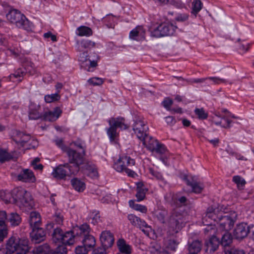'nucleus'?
Returning a JSON list of instances; mask_svg holds the SVG:
<instances>
[{
  "mask_svg": "<svg viewBox=\"0 0 254 254\" xmlns=\"http://www.w3.org/2000/svg\"><path fill=\"white\" fill-rule=\"evenodd\" d=\"M108 123L110 127L107 128V132L111 142L115 141L118 135L117 131L118 127L121 129H126L129 127V125L126 123L125 118L121 117L111 118L109 120Z\"/></svg>",
  "mask_w": 254,
  "mask_h": 254,
  "instance_id": "obj_1",
  "label": "nucleus"
},
{
  "mask_svg": "<svg viewBox=\"0 0 254 254\" xmlns=\"http://www.w3.org/2000/svg\"><path fill=\"white\" fill-rule=\"evenodd\" d=\"M135 165V161L129 156H123L114 164V169L119 172H125L128 176L133 177L135 175L131 170Z\"/></svg>",
  "mask_w": 254,
  "mask_h": 254,
  "instance_id": "obj_2",
  "label": "nucleus"
},
{
  "mask_svg": "<svg viewBox=\"0 0 254 254\" xmlns=\"http://www.w3.org/2000/svg\"><path fill=\"white\" fill-rule=\"evenodd\" d=\"M183 216L182 213L177 210H174L166 221L168 227V233L170 235H174L180 230L183 223Z\"/></svg>",
  "mask_w": 254,
  "mask_h": 254,
  "instance_id": "obj_3",
  "label": "nucleus"
},
{
  "mask_svg": "<svg viewBox=\"0 0 254 254\" xmlns=\"http://www.w3.org/2000/svg\"><path fill=\"white\" fill-rule=\"evenodd\" d=\"M7 19L11 23L15 24L16 26L20 28L28 31L31 29V24L29 20L23 14L17 10L13 9L10 10L6 14Z\"/></svg>",
  "mask_w": 254,
  "mask_h": 254,
  "instance_id": "obj_4",
  "label": "nucleus"
},
{
  "mask_svg": "<svg viewBox=\"0 0 254 254\" xmlns=\"http://www.w3.org/2000/svg\"><path fill=\"white\" fill-rule=\"evenodd\" d=\"M13 194L15 196V203L19 207H23L27 209L32 208L34 202L30 192L22 188H15L13 189Z\"/></svg>",
  "mask_w": 254,
  "mask_h": 254,
  "instance_id": "obj_5",
  "label": "nucleus"
},
{
  "mask_svg": "<svg viewBox=\"0 0 254 254\" xmlns=\"http://www.w3.org/2000/svg\"><path fill=\"white\" fill-rule=\"evenodd\" d=\"M28 240L27 238L19 239L16 236H12L8 240L6 244L5 253L9 254L14 253L16 251L21 250L25 252L28 249Z\"/></svg>",
  "mask_w": 254,
  "mask_h": 254,
  "instance_id": "obj_6",
  "label": "nucleus"
},
{
  "mask_svg": "<svg viewBox=\"0 0 254 254\" xmlns=\"http://www.w3.org/2000/svg\"><path fill=\"white\" fill-rule=\"evenodd\" d=\"M68 162L72 164L73 173H77L79 171V167L85 162L84 156L85 151H78L77 150H74L69 148L66 152Z\"/></svg>",
  "mask_w": 254,
  "mask_h": 254,
  "instance_id": "obj_7",
  "label": "nucleus"
},
{
  "mask_svg": "<svg viewBox=\"0 0 254 254\" xmlns=\"http://www.w3.org/2000/svg\"><path fill=\"white\" fill-rule=\"evenodd\" d=\"M177 27L170 23H163L151 31V36L155 38L173 35Z\"/></svg>",
  "mask_w": 254,
  "mask_h": 254,
  "instance_id": "obj_8",
  "label": "nucleus"
},
{
  "mask_svg": "<svg viewBox=\"0 0 254 254\" xmlns=\"http://www.w3.org/2000/svg\"><path fill=\"white\" fill-rule=\"evenodd\" d=\"M99 59V56L96 53H92L90 56H89L87 52H81L78 57V61L82 66H88V71H90V67L97 66V63Z\"/></svg>",
  "mask_w": 254,
  "mask_h": 254,
  "instance_id": "obj_9",
  "label": "nucleus"
},
{
  "mask_svg": "<svg viewBox=\"0 0 254 254\" xmlns=\"http://www.w3.org/2000/svg\"><path fill=\"white\" fill-rule=\"evenodd\" d=\"M222 207L218 206L217 207L214 206L209 207L206 212L205 216L203 218V223L206 225H211L212 222L209 221L207 223V219H209L213 222H217L219 217L223 213Z\"/></svg>",
  "mask_w": 254,
  "mask_h": 254,
  "instance_id": "obj_10",
  "label": "nucleus"
},
{
  "mask_svg": "<svg viewBox=\"0 0 254 254\" xmlns=\"http://www.w3.org/2000/svg\"><path fill=\"white\" fill-rule=\"evenodd\" d=\"M13 140L15 143L21 146H24L25 143L31 140L30 145L31 148H35L38 145V142L36 140L32 139L29 134L25 133L20 131L16 130L13 136Z\"/></svg>",
  "mask_w": 254,
  "mask_h": 254,
  "instance_id": "obj_11",
  "label": "nucleus"
},
{
  "mask_svg": "<svg viewBox=\"0 0 254 254\" xmlns=\"http://www.w3.org/2000/svg\"><path fill=\"white\" fill-rule=\"evenodd\" d=\"M215 230L211 227H208L204 230V232L207 235H212V236L209 238L208 241L205 242V246L206 247V251L209 252L215 251L220 244L219 238H218V234L217 236H214Z\"/></svg>",
  "mask_w": 254,
  "mask_h": 254,
  "instance_id": "obj_12",
  "label": "nucleus"
},
{
  "mask_svg": "<svg viewBox=\"0 0 254 254\" xmlns=\"http://www.w3.org/2000/svg\"><path fill=\"white\" fill-rule=\"evenodd\" d=\"M133 130L137 138L141 140L147 135L148 127L145 122L141 118L136 117L133 125Z\"/></svg>",
  "mask_w": 254,
  "mask_h": 254,
  "instance_id": "obj_13",
  "label": "nucleus"
},
{
  "mask_svg": "<svg viewBox=\"0 0 254 254\" xmlns=\"http://www.w3.org/2000/svg\"><path fill=\"white\" fill-rule=\"evenodd\" d=\"M72 166L66 163L63 165H60L55 169L52 173L54 178L58 179H64L66 176H69L71 175H75L77 173H73Z\"/></svg>",
  "mask_w": 254,
  "mask_h": 254,
  "instance_id": "obj_14",
  "label": "nucleus"
},
{
  "mask_svg": "<svg viewBox=\"0 0 254 254\" xmlns=\"http://www.w3.org/2000/svg\"><path fill=\"white\" fill-rule=\"evenodd\" d=\"M235 220L232 217L226 213H223L219 217L217 223L219 224V229L221 230L229 231L234 225Z\"/></svg>",
  "mask_w": 254,
  "mask_h": 254,
  "instance_id": "obj_15",
  "label": "nucleus"
},
{
  "mask_svg": "<svg viewBox=\"0 0 254 254\" xmlns=\"http://www.w3.org/2000/svg\"><path fill=\"white\" fill-rule=\"evenodd\" d=\"M100 240L102 246L107 248L111 247L115 241L114 235L108 230L104 231L101 233L100 236Z\"/></svg>",
  "mask_w": 254,
  "mask_h": 254,
  "instance_id": "obj_16",
  "label": "nucleus"
},
{
  "mask_svg": "<svg viewBox=\"0 0 254 254\" xmlns=\"http://www.w3.org/2000/svg\"><path fill=\"white\" fill-rule=\"evenodd\" d=\"M16 179L23 182L34 183L36 181L33 172L28 169H22L16 176Z\"/></svg>",
  "mask_w": 254,
  "mask_h": 254,
  "instance_id": "obj_17",
  "label": "nucleus"
},
{
  "mask_svg": "<svg viewBox=\"0 0 254 254\" xmlns=\"http://www.w3.org/2000/svg\"><path fill=\"white\" fill-rule=\"evenodd\" d=\"M249 232V226L242 223L238 224L234 229L233 235L237 239H243L247 236Z\"/></svg>",
  "mask_w": 254,
  "mask_h": 254,
  "instance_id": "obj_18",
  "label": "nucleus"
},
{
  "mask_svg": "<svg viewBox=\"0 0 254 254\" xmlns=\"http://www.w3.org/2000/svg\"><path fill=\"white\" fill-rule=\"evenodd\" d=\"M30 233L32 241L35 243H39L43 241L46 237V233L44 229L40 227L32 228Z\"/></svg>",
  "mask_w": 254,
  "mask_h": 254,
  "instance_id": "obj_19",
  "label": "nucleus"
},
{
  "mask_svg": "<svg viewBox=\"0 0 254 254\" xmlns=\"http://www.w3.org/2000/svg\"><path fill=\"white\" fill-rule=\"evenodd\" d=\"M145 37V30L142 26H138L132 30L129 33V38L136 41H142Z\"/></svg>",
  "mask_w": 254,
  "mask_h": 254,
  "instance_id": "obj_20",
  "label": "nucleus"
},
{
  "mask_svg": "<svg viewBox=\"0 0 254 254\" xmlns=\"http://www.w3.org/2000/svg\"><path fill=\"white\" fill-rule=\"evenodd\" d=\"M153 152L156 153L163 163L167 165L168 151L164 144L159 143L157 147L153 150Z\"/></svg>",
  "mask_w": 254,
  "mask_h": 254,
  "instance_id": "obj_21",
  "label": "nucleus"
},
{
  "mask_svg": "<svg viewBox=\"0 0 254 254\" xmlns=\"http://www.w3.org/2000/svg\"><path fill=\"white\" fill-rule=\"evenodd\" d=\"M62 112L60 108L56 107L53 111L45 112L42 117L45 121L54 122L59 118Z\"/></svg>",
  "mask_w": 254,
  "mask_h": 254,
  "instance_id": "obj_22",
  "label": "nucleus"
},
{
  "mask_svg": "<svg viewBox=\"0 0 254 254\" xmlns=\"http://www.w3.org/2000/svg\"><path fill=\"white\" fill-rule=\"evenodd\" d=\"M186 182L188 186H190L192 189V191L194 193H200L203 189V186L200 183H198L193 178H191V180L188 178L187 176H185L183 179Z\"/></svg>",
  "mask_w": 254,
  "mask_h": 254,
  "instance_id": "obj_23",
  "label": "nucleus"
},
{
  "mask_svg": "<svg viewBox=\"0 0 254 254\" xmlns=\"http://www.w3.org/2000/svg\"><path fill=\"white\" fill-rule=\"evenodd\" d=\"M41 107L39 105L31 104L29 107V118L31 120H38L42 117L40 112Z\"/></svg>",
  "mask_w": 254,
  "mask_h": 254,
  "instance_id": "obj_24",
  "label": "nucleus"
},
{
  "mask_svg": "<svg viewBox=\"0 0 254 254\" xmlns=\"http://www.w3.org/2000/svg\"><path fill=\"white\" fill-rule=\"evenodd\" d=\"M165 198L167 202L172 205H179L178 202L181 204H185L187 201V198L185 196H182L178 198L177 196L173 193H169L165 196Z\"/></svg>",
  "mask_w": 254,
  "mask_h": 254,
  "instance_id": "obj_25",
  "label": "nucleus"
},
{
  "mask_svg": "<svg viewBox=\"0 0 254 254\" xmlns=\"http://www.w3.org/2000/svg\"><path fill=\"white\" fill-rule=\"evenodd\" d=\"M117 245L120 253L122 254H131L132 253V248L131 246L127 244L123 239H119Z\"/></svg>",
  "mask_w": 254,
  "mask_h": 254,
  "instance_id": "obj_26",
  "label": "nucleus"
},
{
  "mask_svg": "<svg viewBox=\"0 0 254 254\" xmlns=\"http://www.w3.org/2000/svg\"><path fill=\"white\" fill-rule=\"evenodd\" d=\"M141 141L143 142V145L151 152H153V150L157 147L159 143L157 140L148 136V134Z\"/></svg>",
  "mask_w": 254,
  "mask_h": 254,
  "instance_id": "obj_27",
  "label": "nucleus"
},
{
  "mask_svg": "<svg viewBox=\"0 0 254 254\" xmlns=\"http://www.w3.org/2000/svg\"><path fill=\"white\" fill-rule=\"evenodd\" d=\"M13 194V190L11 191L0 190V198L6 203H15L16 199Z\"/></svg>",
  "mask_w": 254,
  "mask_h": 254,
  "instance_id": "obj_28",
  "label": "nucleus"
},
{
  "mask_svg": "<svg viewBox=\"0 0 254 254\" xmlns=\"http://www.w3.org/2000/svg\"><path fill=\"white\" fill-rule=\"evenodd\" d=\"M40 214L36 211H32L30 214L29 224L31 228L40 227L41 224Z\"/></svg>",
  "mask_w": 254,
  "mask_h": 254,
  "instance_id": "obj_29",
  "label": "nucleus"
},
{
  "mask_svg": "<svg viewBox=\"0 0 254 254\" xmlns=\"http://www.w3.org/2000/svg\"><path fill=\"white\" fill-rule=\"evenodd\" d=\"M147 189L143 185L142 183L137 184L136 193L135 196L137 198V201H141L145 197V194Z\"/></svg>",
  "mask_w": 254,
  "mask_h": 254,
  "instance_id": "obj_30",
  "label": "nucleus"
},
{
  "mask_svg": "<svg viewBox=\"0 0 254 254\" xmlns=\"http://www.w3.org/2000/svg\"><path fill=\"white\" fill-rule=\"evenodd\" d=\"M65 232L61 228H56L54 229L52 234V240L55 243L62 244Z\"/></svg>",
  "mask_w": 254,
  "mask_h": 254,
  "instance_id": "obj_31",
  "label": "nucleus"
},
{
  "mask_svg": "<svg viewBox=\"0 0 254 254\" xmlns=\"http://www.w3.org/2000/svg\"><path fill=\"white\" fill-rule=\"evenodd\" d=\"M82 242L86 248H93L96 245L95 238L90 234L82 238Z\"/></svg>",
  "mask_w": 254,
  "mask_h": 254,
  "instance_id": "obj_32",
  "label": "nucleus"
},
{
  "mask_svg": "<svg viewBox=\"0 0 254 254\" xmlns=\"http://www.w3.org/2000/svg\"><path fill=\"white\" fill-rule=\"evenodd\" d=\"M75 236L72 231L65 232L62 244L64 245H71L74 243Z\"/></svg>",
  "mask_w": 254,
  "mask_h": 254,
  "instance_id": "obj_33",
  "label": "nucleus"
},
{
  "mask_svg": "<svg viewBox=\"0 0 254 254\" xmlns=\"http://www.w3.org/2000/svg\"><path fill=\"white\" fill-rule=\"evenodd\" d=\"M202 244L198 240L193 241L189 247V251L190 254H197L201 251Z\"/></svg>",
  "mask_w": 254,
  "mask_h": 254,
  "instance_id": "obj_34",
  "label": "nucleus"
},
{
  "mask_svg": "<svg viewBox=\"0 0 254 254\" xmlns=\"http://www.w3.org/2000/svg\"><path fill=\"white\" fill-rule=\"evenodd\" d=\"M76 35L82 37H89L93 34L92 30L88 27L85 26H81L76 29Z\"/></svg>",
  "mask_w": 254,
  "mask_h": 254,
  "instance_id": "obj_35",
  "label": "nucleus"
},
{
  "mask_svg": "<svg viewBox=\"0 0 254 254\" xmlns=\"http://www.w3.org/2000/svg\"><path fill=\"white\" fill-rule=\"evenodd\" d=\"M7 221L9 222L12 226H18L21 222V218L17 213H11L8 216Z\"/></svg>",
  "mask_w": 254,
  "mask_h": 254,
  "instance_id": "obj_36",
  "label": "nucleus"
},
{
  "mask_svg": "<svg viewBox=\"0 0 254 254\" xmlns=\"http://www.w3.org/2000/svg\"><path fill=\"white\" fill-rule=\"evenodd\" d=\"M71 183L72 187L79 192L83 191L85 188V183L77 178L72 179Z\"/></svg>",
  "mask_w": 254,
  "mask_h": 254,
  "instance_id": "obj_37",
  "label": "nucleus"
},
{
  "mask_svg": "<svg viewBox=\"0 0 254 254\" xmlns=\"http://www.w3.org/2000/svg\"><path fill=\"white\" fill-rule=\"evenodd\" d=\"M96 43L90 40H83L81 41L80 46L78 47V50L80 52L82 51V49H91L95 48Z\"/></svg>",
  "mask_w": 254,
  "mask_h": 254,
  "instance_id": "obj_38",
  "label": "nucleus"
},
{
  "mask_svg": "<svg viewBox=\"0 0 254 254\" xmlns=\"http://www.w3.org/2000/svg\"><path fill=\"white\" fill-rule=\"evenodd\" d=\"M135 227L140 229L142 231L147 235H149V232L151 230V227L148 225L145 221L141 219L140 218L139 219L138 224H137Z\"/></svg>",
  "mask_w": 254,
  "mask_h": 254,
  "instance_id": "obj_39",
  "label": "nucleus"
},
{
  "mask_svg": "<svg viewBox=\"0 0 254 254\" xmlns=\"http://www.w3.org/2000/svg\"><path fill=\"white\" fill-rule=\"evenodd\" d=\"M128 203L130 207L136 211H140L143 213L147 212V209L145 206L135 203V200H129Z\"/></svg>",
  "mask_w": 254,
  "mask_h": 254,
  "instance_id": "obj_40",
  "label": "nucleus"
},
{
  "mask_svg": "<svg viewBox=\"0 0 254 254\" xmlns=\"http://www.w3.org/2000/svg\"><path fill=\"white\" fill-rule=\"evenodd\" d=\"M37 254H49L51 253L49 246L47 244H44L33 249Z\"/></svg>",
  "mask_w": 254,
  "mask_h": 254,
  "instance_id": "obj_41",
  "label": "nucleus"
},
{
  "mask_svg": "<svg viewBox=\"0 0 254 254\" xmlns=\"http://www.w3.org/2000/svg\"><path fill=\"white\" fill-rule=\"evenodd\" d=\"M89 226L87 224H84L78 227V232L77 233L82 238L87 235H89L90 232Z\"/></svg>",
  "mask_w": 254,
  "mask_h": 254,
  "instance_id": "obj_42",
  "label": "nucleus"
},
{
  "mask_svg": "<svg viewBox=\"0 0 254 254\" xmlns=\"http://www.w3.org/2000/svg\"><path fill=\"white\" fill-rule=\"evenodd\" d=\"M25 69L30 74L33 75L37 73V70L34 64L31 62L26 61L24 64Z\"/></svg>",
  "mask_w": 254,
  "mask_h": 254,
  "instance_id": "obj_43",
  "label": "nucleus"
},
{
  "mask_svg": "<svg viewBox=\"0 0 254 254\" xmlns=\"http://www.w3.org/2000/svg\"><path fill=\"white\" fill-rule=\"evenodd\" d=\"M231 235L228 232V231H225L221 238V244L224 246H228L232 242Z\"/></svg>",
  "mask_w": 254,
  "mask_h": 254,
  "instance_id": "obj_44",
  "label": "nucleus"
},
{
  "mask_svg": "<svg viewBox=\"0 0 254 254\" xmlns=\"http://www.w3.org/2000/svg\"><path fill=\"white\" fill-rule=\"evenodd\" d=\"M202 3L200 0H194L192 3L191 13L196 15L202 8Z\"/></svg>",
  "mask_w": 254,
  "mask_h": 254,
  "instance_id": "obj_45",
  "label": "nucleus"
},
{
  "mask_svg": "<svg viewBox=\"0 0 254 254\" xmlns=\"http://www.w3.org/2000/svg\"><path fill=\"white\" fill-rule=\"evenodd\" d=\"M233 181L236 184L239 190H242L246 182L245 180L240 176H234L233 177Z\"/></svg>",
  "mask_w": 254,
  "mask_h": 254,
  "instance_id": "obj_46",
  "label": "nucleus"
},
{
  "mask_svg": "<svg viewBox=\"0 0 254 254\" xmlns=\"http://www.w3.org/2000/svg\"><path fill=\"white\" fill-rule=\"evenodd\" d=\"M61 96L58 93L55 94L46 95L44 97L45 101L46 103H50L53 102L58 101L60 99Z\"/></svg>",
  "mask_w": 254,
  "mask_h": 254,
  "instance_id": "obj_47",
  "label": "nucleus"
},
{
  "mask_svg": "<svg viewBox=\"0 0 254 254\" xmlns=\"http://www.w3.org/2000/svg\"><path fill=\"white\" fill-rule=\"evenodd\" d=\"M54 142L59 148H61L64 152H66L67 151V150L70 148L66 146L64 144V141L63 138H57L54 140Z\"/></svg>",
  "mask_w": 254,
  "mask_h": 254,
  "instance_id": "obj_48",
  "label": "nucleus"
},
{
  "mask_svg": "<svg viewBox=\"0 0 254 254\" xmlns=\"http://www.w3.org/2000/svg\"><path fill=\"white\" fill-rule=\"evenodd\" d=\"M194 113L199 119L204 120L208 117V114L205 112L203 108H196L194 110Z\"/></svg>",
  "mask_w": 254,
  "mask_h": 254,
  "instance_id": "obj_49",
  "label": "nucleus"
},
{
  "mask_svg": "<svg viewBox=\"0 0 254 254\" xmlns=\"http://www.w3.org/2000/svg\"><path fill=\"white\" fill-rule=\"evenodd\" d=\"M8 216L5 211H0V227L7 228L5 224V221L7 220Z\"/></svg>",
  "mask_w": 254,
  "mask_h": 254,
  "instance_id": "obj_50",
  "label": "nucleus"
},
{
  "mask_svg": "<svg viewBox=\"0 0 254 254\" xmlns=\"http://www.w3.org/2000/svg\"><path fill=\"white\" fill-rule=\"evenodd\" d=\"M26 74L25 69L19 68H18L13 74L10 75V77L11 78L12 77L15 78L23 77Z\"/></svg>",
  "mask_w": 254,
  "mask_h": 254,
  "instance_id": "obj_51",
  "label": "nucleus"
},
{
  "mask_svg": "<svg viewBox=\"0 0 254 254\" xmlns=\"http://www.w3.org/2000/svg\"><path fill=\"white\" fill-rule=\"evenodd\" d=\"M40 161V159L38 157L35 158L31 163V165L33 168L36 170H42L43 166L41 164H38Z\"/></svg>",
  "mask_w": 254,
  "mask_h": 254,
  "instance_id": "obj_52",
  "label": "nucleus"
},
{
  "mask_svg": "<svg viewBox=\"0 0 254 254\" xmlns=\"http://www.w3.org/2000/svg\"><path fill=\"white\" fill-rule=\"evenodd\" d=\"M11 156L5 151L0 149V162L2 163L9 160Z\"/></svg>",
  "mask_w": 254,
  "mask_h": 254,
  "instance_id": "obj_53",
  "label": "nucleus"
},
{
  "mask_svg": "<svg viewBox=\"0 0 254 254\" xmlns=\"http://www.w3.org/2000/svg\"><path fill=\"white\" fill-rule=\"evenodd\" d=\"M74 144V146L77 148V149H79L81 151H85V147L84 145V143L83 141L80 139H78L75 141H73L70 143V145Z\"/></svg>",
  "mask_w": 254,
  "mask_h": 254,
  "instance_id": "obj_54",
  "label": "nucleus"
},
{
  "mask_svg": "<svg viewBox=\"0 0 254 254\" xmlns=\"http://www.w3.org/2000/svg\"><path fill=\"white\" fill-rule=\"evenodd\" d=\"M88 82L93 85H100L104 82L103 79L99 77H93L88 79Z\"/></svg>",
  "mask_w": 254,
  "mask_h": 254,
  "instance_id": "obj_55",
  "label": "nucleus"
},
{
  "mask_svg": "<svg viewBox=\"0 0 254 254\" xmlns=\"http://www.w3.org/2000/svg\"><path fill=\"white\" fill-rule=\"evenodd\" d=\"M49 254H67V249L65 246H59L54 252Z\"/></svg>",
  "mask_w": 254,
  "mask_h": 254,
  "instance_id": "obj_56",
  "label": "nucleus"
},
{
  "mask_svg": "<svg viewBox=\"0 0 254 254\" xmlns=\"http://www.w3.org/2000/svg\"><path fill=\"white\" fill-rule=\"evenodd\" d=\"M189 15L187 13H179L178 14L176 17L175 20L178 22H185L189 19Z\"/></svg>",
  "mask_w": 254,
  "mask_h": 254,
  "instance_id": "obj_57",
  "label": "nucleus"
},
{
  "mask_svg": "<svg viewBox=\"0 0 254 254\" xmlns=\"http://www.w3.org/2000/svg\"><path fill=\"white\" fill-rule=\"evenodd\" d=\"M236 118L235 116L232 115L230 113L228 115H226L222 117V119L224 120L227 123V126H223L222 127L225 128H229L230 127V124L232 123V121L229 119V118Z\"/></svg>",
  "mask_w": 254,
  "mask_h": 254,
  "instance_id": "obj_58",
  "label": "nucleus"
},
{
  "mask_svg": "<svg viewBox=\"0 0 254 254\" xmlns=\"http://www.w3.org/2000/svg\"><path fill=\"white\" fill-rule=\"evenodd\" d=\"M167 212L165 210H162L159 212L156 216L158 219L162 223L166 224V221H165V217L167 215Z\"/></svg>",
  "mask_w": 254,
  "mask_h": 254,
  "instance_id": "obj_59",
  "label": "nucleus"
},
{
  "mask_svg": "<svg viewBox=\"0 0 254 254\" xmlns=\"http://www.w3.org/2000/svg\"><path fill=\"white\" fill-rule=\"evenodd\" d=\"M208 79L211 80L214 84H219L221 83H227V80L218 77H209Z\"/></svg>",
  "mask_w": 254,
  "mask_h": 254,
  "instance_id": "obj_60",
  "label": "nucleus"
},
{
  "mask_svg": "<svg viewBox=\"0 0 254 254\" xmlns=\"http://www.w3.org/2000/svg\"><path fill=\"white\" fill-rule=\"evenodd\" d=\"M178 243H179L174 239H170L168 242L167 247L171 250L175 251L178 245Z\"/></svg>",
  "mask_w": 254,
  "mask_h": 254,
  "instance_id": "obj_61",
  "label": "nucleus"
},
{
  "mask_svg": "<svg viewBox=\"0 0 254 254\" xmlns=\"http://www.w3.org/2000/svg\"><path fill=\"white\" fill-rule=\"evenodd\" d=\"M127 218L130 223L134 226H135L137 224H138L139 217H138L133 214H130L128 215Z\"/></svg>",
  "mask_w": 254,
  "mask_h": 254,
  "instance_id": "obj_62",
  "label": "nucleus"
},
{
  "mask_svg": "<svg viewBox=\"0 0 254 254\" xmlns=\"http://www.w3.org/2000/svg\"><path fill=\"white\" fill-rule=\"evenodd\" d=\"M160 249L161 248H160L159 246L157 244L154 243L151 244V245L148 247V251L151 253L156 254Z\"/></svg>",
  "mask_w": 254,
  "mask_h": 254,
  "instance_id": "obj_63",
  "label": "nucleus"
},
{
  "mask_svg": "<svg viewBox=\"0 0 254 254\" xmlns=\"http://www.w3.org/2000/svg\"><path fill=\"white\" fill-rule=\"evenodd\" d=\"M226 254H245L243 250L231 248L225 251Z\"/></svg>",
  "mask_w": 254,
  "mask_h": 254,
  "instance_id": "obj_64",
  "label": "nucleus"
}]
</instances>
